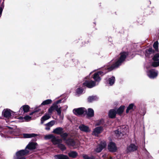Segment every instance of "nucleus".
<instances>
[{"mask_svg": "<svg viewBox=\"0 0 159 159\" xmlns=\"http://www.w3.org/2000/svg\"><path fill=\"white\" fill-rule=\"evenodd\" d=\"M104 122V120L103 119H101L97 122L96 124H95V125L98 126L101 125H102Z\"/></svg>", "mask_w": 159, "mask_h": 159, "instance_id": "37", "label": "nucleus"}, {"mask_svg": "<svg viewBox=\"0 0 159 159\" xmlns=\"http://www.w3.org/2000/svg\"><path fill=\"white\" fill-rule=\"evenodd\" d=\"M98 98L96 96H89L88 98V101L89 102H91L97 100Z\"/></svg>", "mask_w": 159, "mask_h": 159, "instance_id": "22", "label": "nucleus"}, {"mask_svg": "<svg viewBox=\"0 0 159 159\" xmlns=\"http://www.w3.org/2000/svg\"><path fill=\"white\" fill-rule=\"evenodd\" d=\"M37 135V134H35L32 133L30 134H23V137L24 138H30L34 137Z\"/></svg>", "mask_w": 159, "mask_h": 159, "instance_id": "27", "label": "nucleus"}, {"mask_svg": "<svg viewBox=\"0 0 159 159\" xmlns=\"http://www.w3.org/2000/svg\"><path fill=\"white\" fill-rule=\"evenodd\" d=\"M46 126V127L45 128V129L46 130H49L50 129V127H49V126H47V125H45Z\"/></svg>", "mask_w": 159, "mask_h": 159, "instance_id": "42", "label": "nucleus"}, {"mask_svg": "<svg viewBox=\"0 0 159 159\" xmlns=\"http://www.w3.org/2000/svg\"><path fill=\"white\" fill-rule=\"evenodd\" d=\"M33 113V112H32V113H30V115H32Z\"/></svg>", "mask_w": 159, "mask_h": 159, "instance_id": "48", "label": "nucleus"}, {"mask_svg": "<svg viewBox=\"0 0 159 159\" xmlns=\"http://www.w3.org/2000/svg\"><path fill=\"white\" fill-rule=\"evenodd\" d=\"M4 6L3 5H2V7H0V17H1L2 13V12L3 10V8Z\"/></svg>", "mask_w": 159, "mask_h": 159, "instance_id": "41", "label": "nucleus"}, {"mask_svg": "<svg viewBox=\"0 0 159 159\" xmlns=\"http://www.w3.org/2000/svg\"><path fill=\"white\" fill-rule=\"evenodd\" d=\"M63 129L62 128L58 127L54 129L52 132V133L57 134H61L63 133Z\"/></svg>", "mask_w": 159, "mask_h": 159, "instance_id": "18", "label": "nucleus"}, {"mask_svg": "<svg viewBox=\"0 0 159 159\" xmlns=\"http://www.w3.org/2000/svg\"><path fill=\"white\" fill-rule=\"evenodd\" d=\"M128 132V127L124 125L119 127L115 131V134L118 137L124 135Z\"/></svg>", "mask_w": 159, "mask_h": 159, "instance_id": "2", "label": "nucleus"}, {"mask_svg": "<svg viewBox=\"0 0 159 159\" xmlns=\"http://www.w3.org/2000/svg\"><path fill=\"white\" fill-rule=\"evenodd\" d=\"M108 148L109 151L112 152H115L117 150L115 143L112 142H110L108 144Z\"/></svg>", "mask_w": 159, "mask_h": 159, "instance_id": "10", "label": "nucleus"}, {"mask_svg": "<svg viewBox=\"0 0 159 159\" xmlns=\"http://www.w3.org/2000/svg\"><path fill=\"white\" fill-rule=\"evenodd\" d=\"M138 147L134 144H131L127 147L128 152H134L137 150Z\"/></svg>", "mask_w": 159, "mask_h": 159, "instance_id": "14", "label": "nucleus"}, {"mask_svg": "<svg viewBox=\"0 0 159 159\" xmlns=\"http://www.w3.org/2000/svg\"><path fill=\"white\" fill-rule=\"evenodd\" d=\"M98 83L96 84V82L92 80L85 81L83 84V85L84 86H86L88 88H91L93 87L98 85Z\"/></svg>", "mask_w": 159, "mask_h": 159, "instance_id": "6", "label": "nucleus"}, {"mask_svg": "<svg viewBox=\"0 0 159 159\" xmlns=\"http://www.w3.org/2000/svg\"><path fill=\"white\" fill-rule=\"evenodd\" d=\"M134 106V105L133 103L130 104L127 108L126 110V113H128L129 111L133 109V107Z\"/></svg>", "mask_w": 159, "mask_h": 159, "instance_id": "33", "label": "nucleus"}, {"mask_svg": "<svg viewBox=\"0 0 159 159\" xmlns=\"http://www.w3.org/2000/svg\"><path fill=\"white\" fill-rule=\"evenodd\" d=\"M61 100H59L57 101L55 103H54V104H57L58 105V104L59 103H60L61 102Z\"/></svg>", "mask_w": 159, "mask_h": 159, "instance_id": "43", "label": "nucleus"}, {"mask_svg": "<svg viewBox=\"0 0 159 159\" xmlns=\"http://www.w3.org/2000/svg\"><path fill=\"white\" fill-rule=\"evenodd\" d=\"M115 78L112 76L108 79V83L110 86L112 85L115 83Z\"/></svg>", "mask_w": 159, "mask_h": 159, "instance_id": "29", "label": "nucleus"}, {"mask_svg": "<svg viewBox=\"0 0 159 159\" xmlns=\"http://www.w3.org/2000/svg\"><path fill=\"white\" fill-rule=\"evenodd\" d=\"M54 110V108L53 105L51 106L48 109V111L49 113L51 114L52 113L53 110Z\"/></svg>", "mask_w": 159, "mask_h": 159, "instance_id": "39", "label": "nucleus"}, {"mask_svg": "<svg viewBox=\"0 0 159 159\" xmlns=\"http://www.w3.org/2000/svg\"><path fill=\"white\" fill-rule=\"evenodd\" d=\"M3 113L4 116L7 118H9L11 116V111L10 109H7L3 111Z\"/></svg>", "mask_w": 159, "mask_h": 159, "instance_id": "16", "label": "nucleus"}, {"mask_svg": "<svg viewBox=\"0 0 159 159\" xmlns=\"http://www.w3.org/2000/svg\"><path fill=\"white\" fill-rule=\"evenodd\" d=\"M57 147L62 151H64L66 149V147L65 146L64 144H62L61 143H60L58 145Z\"/></svg>", "mask_w": 159, "mask_h": 159, "instance_id": "34", "label": "nucleus"}, {"mask_svg": "<svg viewBox=\"0 0 159 159\" xmlns=\"http://www.w3.org/2000/svg\"><path fill=\"white\" fill-rule=\"evenodd\" d=\"M38 111H39V110H36V109H35V110L34 111V112H37Z\"/></svg>", "mask_w": 159, "mask_h": 159, "instance_id": "45", "label": "nucleus"}, {"mask_svg": "<svg viewBox=\"0 0 159 159\" xmlns=\"http://www.w3.org/2000/svg\"><path fill=\"white\" fill-rule=\"evenodd\" d=\"M64 109H66L68 107L67 105H65L64 106Z\"/></svg>", "mask_w": 159, "mask_h": 159, "instance_id": "44", "label": "nucleus"}, {"mask_svg": "<svg viewBox=\"0 0 159 159\" xmlns=\"http://www.w3.org/2000/svg\"><path fill=\"white\" fill-rule=\"evenodd\" d=\"M29 152V151L27 150H21L19 151L16 152L14 158L15 159H25V156L28 154Z\"/></svg>", "mask_w": 159, "mask_h": 159, "instance_id": "4", "label": "nucleus"}, {"mask_svg": "<svg viewBox=\"0 0 159 159\" xmlns=\"http://www.w3.org/2000/svg\"><path fill=\"white\" fill-rule=\"evenodd\" d=\"M147 73L148 76L151 79L156 77L158 75V71L152 69L148 70L147 71Z\"/></svg>", "mask_w": 159, "mask_h": 159, "instance_id": "7", "label": "nucleus"}, {"mask_svg": "<svg viewBox=\"0 0 159 159\" xmlns=\"http://www.w3.org/2000/svg\"><path fill=\"white\" fill-rule=\"evenodd\" d=\"M79 128L81 131L85 132H88L90 131L88 126L82 124L79 125Z\"/></svg>", "mask_w": 159, "mask_h": 159, "instance_id": "13", "label": "nucleus"}, {"mask_svg": "<svg viewBox=\"0 0 159 159\" xmlns=\"http://www.w3.org/2000/svg\"><path fill=\"white\" fill-rule=\"evenodd\" d=\"M92 73V72H91V73H90V74H91Z\"/></svg>", "mask_w": 159, "mask_h": 159, "instance_id": "49", "label": "nucleus"}, {"mask_svg": "<svg viewBox=\"0 0 159 159\" xmlns=\"http://www.w3.org/2000/svg\"><path fill=\"white\" fill-rule=\"evenodd\" d=\"M125 108V106H120L116 111V113L119 115L121 114L123 112Z\"/></svg>", "mask_w": 159, "mask_h": 159, "instance_id": "30", "label": "nucleus"}, {"mask_svg": "<svg viewBox=\"0 0 159 159\" xmlns=\"http://www.w3.org/2000/svg\"><path fill=\"white\" fill-rule=\"evenodd\" d=\"M30 109V107L27 105H24L21 107L20 109V111H23L24 113L28 112Z\"/></svg>", "mask_w": 159, "mask_h": 159, "instance_id": "23", "label": "nucleus"}, {"mask_svg": "<svg viewBox=\"0 0 159 159\" xmlns=\"http://www.w3.org/2000/svg\"><path fill=\"white\" fill-rule=\"evenodd\" d=\"M65 143L66 144L69 146H73L75 145V141L72 139L69 138L65 141Z\"/></svg>", "mask_w": 159, "mask_h": 159, "instance_id": "15", "label": "nucleus"}, {"mask_svg": "<svg viewBox=\"0 0 159 159\" xmlns=\"http://www.w3.org/2000/svg\"><path fill=\"white\" fill-rule=\"evenodd\" d=\"M0 129H1V130H2V128L0 126Z\"/></svg>", "mask_w": 159, "mask_h": 159, "instance_id": "47", "label": "nucleus"}, {"mask_svg": "<svg viewBox=\"0 0 159 159\" xmlns=\"http://www.w3.org/2000/svg\"><path fill=\"white\" fill-rule=\"evenodd\" d=\"M87 115L88 117H92L94 116V112L93 110L91 108H89L88 109V111L86 112Z\"/></svg>", "mask_w": 159, "mask_h": 159, "instance_id": "24", "label": "nucleus"}, {"mask_svg": "<svg viewBox=\"0 0 159 159\" xmlns=\"http://www.w3.org/2000/svg\"><path fill=\"white\" fill-rule=\"evenodd\" d=\"M50 118V116L48 114H47L43 116L41 119V123L43 124L44 121Z\"/></svg>", "mask_w": 159, "mask_h": 159, "instance_id": "26", "label": "nucleus"}, {"mask_svg": "<svg viewBox=\"0 0 159 159\" xmlns=\"http://www.w3.org/2000/svg\"><path fill=\"white\" fill-rule=\"evenodd\" d=\"M44 138L46 139H51V142L54 145H57L58 146L60 143H62V140L61 139L57 138L52 134L46 135Z\"/></svg>", "mask_w": 159, "mask_h": 159, "instance_id": "3", "label": "nucleus"}, {"mask_svg": "<svg viewBox=\"0 0 159 159\" xmlns=\"http://www.w3.org/2000/svg\"><path fill=\"white\" fill-rule=\"evenodd\" d=\"M0 135L1 136V137H3L4 136L2 134H1Z\"/></svg>", "mask_w": 159, "mask_h": 159, "instance_id": "46", "label": "nucleus"}, {"mask_svg": "<svg viewBox=\"0 0 159 159\" xmlns=\"http://www.w3.org/2000/svg\"><path fill=\"white\" fill-rule=\"evenodd\" d=\"M82 156L84 159H94V157L91 156H89L88 155L86 154H83L82 155Z\"/></svg>", "mask_w": 159, "mask_h": 159, "instance_id": "32", "label": "nucleus"}, {"mask_svg": "<svg viewBox=\"0 0 159 159\" xmlns=\"http://www.w3.org/2000/svg\"><path fill=\"white\" fill-rule=\"evenodd\" d=\"M153 51L152 48H149L148 50H146L145 56L148 58L152 56Z\"/></svg>", "mask_w": 159, "mask_h": 159, "instance_id": "20", "label": "nucleus"}, {"mask_svg": "<svg viewBox=\"0 0 159 159\" xmlns=\"http://www.w3.org/2000/svg\"><path fill=\"white\" fill-rule=\"evenodd\" d=\"M153 60L154 61L152 63V66L156 67L159 66V53L156 54L153 58Z\"/></svg>", "mask_w": 159, "mask_h": 159, "instance_id": "9", "label": "nucleus"}, {"mask_svg": "<svg viewBox=\"0 0 159 159\" xmlns=\"http://www.w3.org/2000/svg\"><path fill=\"white\" fill-rule=\"evenodd\" d=\"M55 123V121L54 120H52L45 124V125L49 126L51 127L54 125Z\"/></svg>", "mask_w": 159, "mask_h": 159, "instance_id": "36", "label": "nucleus"}, {"mask_svg": "<svg viewBox=\"0 0 159 159\" xmlns=\"http://www.w3.org/2000/svg\"><path fill=\"white\" fill-rule=\"evenodd\" d=\"M37 143H36L31 142L26 147L25 150H30L34 149L36 148Z\"/></svg>", "mask_w": 159, "mask_h": 159, "instance_id": "11", "label": "nucleus"}, {"mask_svg": "<svg viewBox=\"0 0 159 159\" xmlns=\"http://www.w3.org/2000/svg\"><path fill=\"white\" fill-rule=\"evenodd\" d=\"M69 156L73 158H75L78 155V153L76 151H71L68 153Z\"/></svg>", "mask_w": 159, "mask_h": 159, "instance_id": "25", "label": "nucleus"}, {"mask_svg": "<svg viewBox=\"0 0 159 159\" xmlns=\"http://www.w3.org/2000/svg\"><path fill=\"white\" fill-rule=\"evenodd\" d=\"M83 92V89L81 88H78L76 90V94L78 95L81 94Z\"/></svg>", "mask_w": 159, "mask_h": 159, "instance_id": "35", "label": "nucleus"}, {"mask_svg": "<svg viewBox=\"0 0 159 159\" xmlns=\"http://www.w3.org/2000/svg\"><path fill=\"white\" fill-rule=\"evenodd\" d=\"M146 68H147V69H148V67H146Z\"/></svg>", "mask_w": 159, "mask_h": 159, "instance_id": "50", "label": "nucleus"}, {"mask_svg": "<svg viewBox=\"0 0 159 159\" xmlns=\"http://www.w3.org/2000/svg\"><path fill=\"white\" fill-rule=\"evenodd\" d=\"M68 133H63H63L60 134L63 140L65 141L67 139H66V138L68 136Z\"/></svg>", "mask_w": 159, "mask_h": 159, "instance_id": "31", "label": "nucleus"}, {"mask_svg": "<svg viewBox=\"0 0 159 159\" xmlns=\"http://www.w3.org/2000/svg\"><path fill=\"white\" fill-rule=\"evenodd\" d=\"M102 127L101 126L97 127L93 129V134L95 136H97L99 134L102 132Z\"/></svg>", "mask_w": 159, "mask_h": 159, "instance_id": "12", "label": "nucleus"}, {"mask_svg": "<svg viewBox=\"0 0 159 159\" xmlns=\"http://www.w3.org/2000/svg\"><path fill=\"white\" fill-rule=\"evenodd\" d=\"M127 55L128 54L126 52L120 53L119 57L117 59L113 62L112 64L110 67H105V69H106V71H100L95 73L93 75V78L95 82H99L100 81L101 78L100 77V75H104L107 72L118 67L125 60Z\"/></svg>", "mask_w": 159, "mask_h": 159, "instance_id": "1", "label": "nucleus"}, {"mask_svg": "<svg viewBox=\"0 0 159 159\" xmlns=\"http://www.w3.org/2000/svg\"><path fill=\"white\" fill-rule=\"evenodd\" d=\"M158 41H156L153 44V47L155 49L157 50L158 48Z\"/></svg>", "mask_w": 159, "mask_h": 159, "instance_id": "38", "label": "nucleus"}, {"mask_svg": "<svg viewBox=\"0 0 159 159\" xmlns=\"http://www.w3.org/2000/svg\"><path fill=\"white\" fill-rule=\"evenodd\" d=\"M116 113V111L115 109H111L109 112V117L111 118H114L115 117Z\"/></svg>", "mask_w": 159, "mask_h": 159, "instance_id": "21", "label": "nucleus"}, {"mask_svg": "<svg viewBox=\"0 0 159 159\" xmlns=\"http://www.w3.org/2000/svg\"><path fill=\"white\" fill-rule=\"evenodd\" d=\"M54 157L56 159H70L67 156L63 154L55 155Z\"/></svg>", "mask_w": 159, "mask_h": 159, "instance_id": "19", "label": "nucleus"}, {"mask_svg": "<svg viewBox=\"0 0 159 159\" xmlns=\"http://www.w3.org/2000/svg\"><path fill=\"white\" fill-rule=\"evenodd\" d=\"M24 119L26 121H29L31 119V117L29 116H26L24 117Z\"/></svg>", "mask_w": 159, "mask_h": 159, "instance_id": "40", "label": "nucleus"}, {"mask_svg": "<svg viewBox=\"0 0 159 159\" xmlns=\"http://www.w3.org/2000/svg\"><path fill=\"white\" fill-rule=\"evenodd\" d=\"M53 106L54 108V110L57 111L58 115L60 116H61V107L60 106L57 105V104H53Z\"/></svg>", "mask_w": 159, "mask_h": 159, "instance_id": "17", "label": "nucleus"}, {"mask_svg": "<svg viewBox=\"0 0 159 159\" xmlns=\"http://www.w3.org/2000/svg\"><path fill=\"white\" fill-rule=\"evenodd\" d=\"M52 102V100L50 99H48L46 100L43 101L41 104V105L39 106V107L42 105H45L50 104Z\"/></svg>", "mask_w": 159, "mask_h": 159, "instance_id": "28", "label": "nucleus"}, {"mask_svg": "<svg viewBox=\"0 0 159 159\" xmlns=\"http://www.w3.org/2000/svg\"><path fill=\"white\" fill-rule=\"evenodd\" d=\"M73 113L77 116H79L86 113V109L84 107L74 109L73 111Z\"/></svg>", "mask_w": 159, "mask_h": 159, "instance_id": "5", "label": "nucleus"}, {"mask_svg": "<svg viewBox=\"0 0 159 159\" xmlns=\"http://www.w3.org/2000/svg\"><path fill=\"white\" fill-rule=\"evenodd\" d=\"M107 145L106 142L104 141H102L95 149V151L97 152H99L104 148Z\"/></svg>", "mask_w": 159, "mask_h": 159, "instance_id": "8", "label": "nucleus"}]
</instances>
